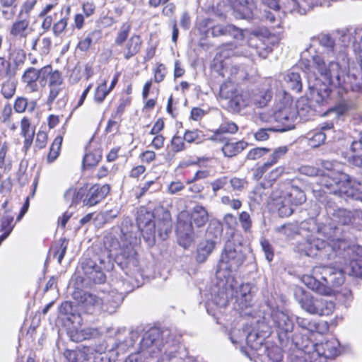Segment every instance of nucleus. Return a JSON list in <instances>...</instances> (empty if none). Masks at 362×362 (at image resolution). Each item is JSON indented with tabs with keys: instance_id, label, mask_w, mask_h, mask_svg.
<instances>
[{
	"instance_id": "obj_1",
	"label": "nucleus",
	"mask_w": 362,
	"mask_h": 362,
	"mask_svg": "<svg viewBox=\"0 0 362 362\" xmlns=\"http://www.w3.org/2000/svg\"><path fill=\"white\" fill-rule=\"evenodd\" d=\"M301 170L306 175L318 177V184L328 189L329 193L347 197L354 195V185L356 181L348 174L339 170L337 165L332 162L323 161L322 168L303 166Z\"/></svg>"
},
{
	"instance_id": "obj_2",
	"label": "nucleus",
	"mask_w": 362,
	"mask_h": 362,
	"mask_svg": "<svg viewBox=\"0 0 362 362\" xmlns=\"http://www.w3.org/2000/svg\"><path fill=\"white\" fill-rule=\"evenodd\" d=\"M312 59L325 86L323 92L321 88L317 90V94L321 97L320 100H317V103H323L335 90L339 94L348 91L349 87L345 81L348 75L346 70L341 69L339 62H331L327 66L322 57L319 55H314Z\"/></svg>"
},
{
	"instance_id": "obj_3",
	"label": "nucleus",
	"mask_w": 362,
	"mask_h": 362,
	"mask_svg": "<svg viewBox=\"0 0 362 362\" xmlns=\"http://www.w3.org/2000/svg\"><path fill=\"white\" fill-rule=\"evenodd\" d=\"M209 218L206 209L201 204L195 205L190 211H182L178 214L175 229L179 245L185 249L189 247L194 241V226L203 228Z\"/></svg>"
},
{
	"instance_id": "obj_4",
	"label": "nucleus",
	"mask_w": 362,
	"mask_h": 362,
	"mask_svg": "<svg viewBox=\"0 0 362 362\" xmlns=\"http://www.w3.org/2000/svg\"><path fill=\"white\" fill-rule=\"evenodd\" d=\"M305 201V194L300 187L289 182H281L272 190L269 204L279 216L288 217L293 212L292 206H300Z\"/></svg>"
},
{
	"instance_id": "obj_5",
	"label": "nucleus",
	"mask_w": 362,
	"mask_h": 362,
	"mask_svg": "<svg viewBox=\"0 0 362 362\" xmlns=\"http://www.w3.org/2000/svg\"><path fill=\"white\" fill-rule=\"evenodd\" d=\"M344 281L343 274L327 266H316L313 276L307 278L306 284L313 291L322 295H330V287H338Z\"/></svg>"
},
{
	"instance_id": "obj_6",
	"label": "nucleus",
	"mask_w": 362,
	"mask_h": 362,
	"mask_svg": "<svg viewBox=\"0 0 362 362\" xmlns=\"http://www.w3.org/2000/svg\"><path fill=\"white\" fill-rule=\"evenodd\" d=\"M131 30V23H123L114 40L113 45L119 47L116 51V54L121 56L122 59L125 61H129L137 56L144 45V41L140 35L134 33L129 37Z\"/></svg>"
},
{
	"instance_id": "obj_7",
	"label": "nucleus",
	"mask_w": 362,
	"mask_h": 362,
	"mask_svg": "<svg viewBox=\"0 0 362 362\" xmlns=\"http://www.w3.org/2000/svg\"><path fill=\"white\" fill-rule=\"evenodd\" d=\"M110 186L108 184H94L89 188L81 187L69 188L64 193L66 200L71 202V205H77L83 201L84 206L92 207L101 202L109 194Z\"/></svg>"
},
{
	"instance_id": "obj_8",
	"label": "nucleus",
	"mask_w": 362,
	"mask_h": 362,
	"mask_svg": "<svg viewBox=\"0 0 362 362\" xmlns=\"http://www.w3.org/2000/svg\"><path fill=\"white\" fill-rule=\"evenodd\" d=\"M228 51L223 49L218 52L214 57L211 69L217 72L223 78L226 76V74L228 72V81L233 83L239 84L248 79V73L245 69L240 66H232L229 67L228 63Z\"/></svg>"
},
{
	"instance_id": "obj_9",
	"label": "nucleus",
	"mask_w": 362,
	"mask_h": 362,
	"mask_svg": "<svg viewBox=\"0 0 362 362\" xmlns=\"http://www.w3.org/2000/svg\"><path fill=\"white\" fill-rule=\"evenodd\" d=\"M296 107L294 106V100L285 94L280 100L277 110L274 113V120L279 123L278 130L286 132L295 127V120L297 117Z\"/></svg>"
},
{
	"instance_id": "obj_10",
	"label": "nucleus",
	"mask_w": 362,
	"mask_h": 362,
	"mask_svg": "<svg viewBox=\"0 0 362 362\" xmlns=\"http://www.w3.org/2000/svg\"><path fill=\"white\" fill-rule=\"evenodd\" d=\"M245 255L234 242L228 240L221 254L218 267L228 272L237 271L245 260Z\"/></svg>"
},
{
	"instance_id": "obj_11",
	"label": "nucleus",
	"mask_w": 362,
	"mask_h": 362,
	"mask_svg": "<svg viewBox=\"0 0 362 362\" xmlns=\"http://www.w3.org/2000/svg\"><path fill=\"white\" fill-rule=\"evenodd\" d=\"M198 30L204 34H207L211 30V36L214 37L229 36L238 38L243 35L242 30L234 25H214V20L210 18L201 20L198 23Z\"/></svg>"
},
{
	"instance_id": "obj_12",
	"label": "nucleus",
	"mask_w": 362,
	"mask_h": 362,
	"mask_svg": "<svg viewBox=\"0 0 362 362\" xmlns=\"http://www.w3.org/2000/svg\"><path fill=\"white\" fill-rule=\"evenodd\" d=\"M287 151L286 146H280L275 148L267 161L252 168V178L256 181L260 180L264 173L276 164L279 159L286 153Z\"/></svg>"
},
{
	"instance_id": "obj_13",
	"label": "nucleus",
	"mask_w": 362,
	"mask_h": 362,
	"mask_svg": "<svg viewBox=\"0 0 362 362\" xmlns=\"http://www.w3.org/2000/svg\"><path fill=\"white\" fill-rule=\"evenodd\" d=\"M29 25V19L18 17L10 28L9 35L11 39L15 42L19 41L25 45L28 35L32 31Z\"/></svg>"
},
{
	"instance_id": "obj_14",
	"label": "nucleus",
	"mask_w": 362,
	"mask_h": 362,
	"mask_svg": "<svg viewBox=\"0 0 362 362\" xmlns=\"http://www.w3.org/2000/svg\"><path fill=\"white\" fill-rule=\"evenodd\" d=\"M272 319L273 326L279 338L286 337L289 332H292L293 323L288 315L284 312L279 310L273 312Z\"/></svg>"
},
{
	"instance_id": "obj_15",
	"label": "nucleus",
	"mask_w": 362,
	"mask_h": 362,
	"mask_svg": "<svg viewBox=\"0 0 362 362\" xmlns=\"http://www.w3.org/2000/svg\"><path fill=\"white\" fill-rule=\"evenodd\" d=\"M20 134L23 138V151L28 153L35 139V127L32 125L31 119L23 116L20 120Z\"/></svg>"
},
{
	"instance_id": "obj_16",
	"label": "nucleus",
	"mask_w": 362,
	"mask_h": 362,
	"mask_svg": "<svg viewBox=\"0 0 362 362\" xmlns=\"http://www.w3.org/2000/svg\"><path fill=\"white\" fill-rule=\"evenodd\" d=\"M147 215V218L142 214V211L138 214L136 217V222L139 227L144 226L148 227L149 232L147 230L145 231L142 230V235L145 240L148 243V245H153L155 243V234H156V228L155 224L153 221L151 220L152 214L146 211Z\"/></svg>"
},
{
	"instance_id": "obj_17",
	"label": "nucleus",
	"mask_w": 362,
	"mask_h": 362,
	"mask_svg": "<svg viewBox=\"0 0 362 362\" xmlns=\"http://www.w3.org/2000/svg\"><path fill=\"white\" fill-rule=\"evenodd\" d=\"M250 102V95L247 91L238 90L228 102L230 111L238 113L246 108Z\"/></svg>"
},
{
	"instance_id": "obj_18",
	"label": "nucleus",
	"mask_w": 362,
	"mask_h": 362,
	"mask_svg": "<svg viewBox=\"0 0 362 362\" xmlns=\"http://www.w3.org/2000/svg\"><path fill=\"white\" fill-rule=\"evenodd\" d=\"M337 222L343 226L358 224L362 219V211H351L344 209H339L334 213Z\"/></svg>"
},
{
	"instance_id": "obj_19",
	"label": "nucleus",
	"mask_w": 362,
	"mask_h": 362,
	"mask_svg": "<svg viewBox=\"0 0 362 362\" xmlns=\"http://www.w3.org/2000/svg\"><path fill=\"white\" fill-rule=\"evenodd\" d=\"M42 68L37 69L34 67H29L23 74L21 81L30 92H36L38 90L37 81L38 79L42 81Z\"/></svg>"
},
{
	"instance_id": "obj_20",
	"label": "nucleus",
	"mask_w": 362,
	"mask_h": 362,
	"mask_svg": "<svg viewBox=\"0 0 362 362\" xmlns=\"http://www.w3.org/2000/svg\"><path fill=\"white\" fill-rule=\"evenodd\" d=\"M74 298L80 305L86 309L103 305V300L93 293L83 291L74 292Z\"/></svg>"
},
{
	"instance_id": "obj_21",
	"label": "nucleus",
	"mask_w": 362,
	"mask_h": 362,
	"mask_svg": "<svg viewBox=\"0 0 362 362\" xmlns=\"http://www.w3.org/2000/svg\"><path fill=\"white\" fill-rule=\"evenodd\" d=\"M223 145L221 147V151L225 157L233 158L242 151H243L247 147V142L243 140L233 141L231 139H227L223 142Z\"/></svg>"
},
{
	"instance_id": "obj_22",
	"label": "nucleus",
	"mask_w": 362,
	"mask_h": 362,
	"mask_svg": "<svg viewBox=\"0 0 362 362\" xmlns=\"http://www.w3.org/2000/svg\"><path fill=\"white\" fill-rule=\"evenodd\" d=\"M120 238L122 242V246L120 247L119 255L122 256L126 264H134L137 262V252L135 250L132 243L127 240L126 235L124 233L120 234Z\"/></svg>"
},
{
	"instance_id": "obj_23",
	"label": "nucleus",
	"mask_w": 362,
	"mask_h": 362,
	"mask_svg": "<svg viewBox=\"0 0 362 362\" xmlns=\"http://www.w3.org/2000/svg\"><path fill=\"white\" fill-rule=\"evenodd\" d=\"M42 81L48 78V86H61L64 83V78L61 71L53 70L51 64L42 67Z\"/></svg>"
},
{
	"instance_id": "obj_24",
	"label": "nucleus",
	"mask_w": 362,
	"mask_h": 362,
	"mask_svg": "<svg viewBox=\"0 0 362 362\" xmlns=\"http://www.w3.org/2000/svg\"><path fill=\"white\" fill-rule=\"evenodd\" d=\"M339 344L335 340H327L317 344L316 351L319 355L324 356L325 358H334L337 356L340 350Z\"/></svg>"
},
{
	"instance_id": "obj_25",
	"label": "nucleus",
	"mask_w": 362,
	"mask_h": 362,
	"mask_svg": "<svg viewBox=\"0 0 362 362\" xmlns=\"http://www.w3.org/2000/svg\"><path fill=\"white\" fill-rule=\"evenodd\" d=\"M239 129L238 126L233 122H223L217 129L214 132L211 139L216 142H223L227 138H226L224 134H234L238 132Z\"/></svg>"
},
{
	"instance_id": "obj_26",
	"label": "nucleus",
	"mask_w": 362,
	"mask_h": 362,
	"mask_svg": "<svg viewBox=\"0 0 362 362\" xmlns=\"http://www.w3.org/2000/svg\"><path fill=\"white\" fill-rule=\"evenodd\" d=\"M90 349L88 346L65 350L64 356L69 362H86L89 360Z\"/></svg>"
},
{
	"instance_id": "obj_27",
	"label": "nucleus",
	"mask_w": 362,
	"mask_h": 362,
	"mask_svg": "<svg viewBox=\"0 0 362 362\" xmlns=\"http://www.w3.org/2000/svg\"><path fill=\"white\" fill-rule=\"evenodd\" d=\"M352 256L349 262L350 273L356 277H362V248L351 249Z\"/></svg>"
},
{
	"instance_id": "obj_28",
	"label": "nucleus",
	"mask_w": 362,
	"mask_h": 362,
	"mask_svg": "<svg viewBox=\"0 0 362 362\" xmlns=\"http://www.w3.org/2000/svg\"><path fill=\"white\" fill-rule=\"evenodd\" d=\"M98 334V330L95 328L85 327L83 329H75L69 332V336L73 341L80 342L95 338Z\"/></svg>"
},
{
	"instance_id": "obj_29",
	"label": "nucleus",
	"mask_w": 362,
	"mask_h": 362,
	"mask_svg": "<svg viewBox=\"0 0 362 362\" xmlns=\"http://www.w3.org/2000/svg\"><path fill=\"white\" fill-rule=\"evenodd\" d=\"M318 298H314L310 294L303 292L299 297L298 303L301 308L310 314L317 315Z\"/></svg>"
},
{
	"instance_id": "obj_30",
	"label": "nucleus",
	"mask_w": 362,
	"mask_h": 362,
	"mask_svg": "<svg viewBox=\"0 0 362 362\" xmlns=\"http://www.w3.org/2000/svg\"><path fill=\"white\" fill-rule=\"evenodd\" d=\"M15 226L11 215L4 216L0 220V245L10 235Z\"/></svg>"
},
{
	"instance_id": "obj_31",
	"label": "nucleus",
	"mask_w": 362,
	"mask_h": 362,
	"mask_svg": "<svg viewBox=\"0 0 362 362\" xmlns=\"http://www.w3.org/2000/svg\"><path fill=\"white\" fill-rule=\"evenodd\" d=\"M294 106L296 107L297 116L298 115L301 119H308L315 112V110L309 104V100L307 98H300L296 103Z\"/></svg>"
},
{
	"instance_id": "obj_32",
	"label": "nucleus",
	"mask_w": 362,
	"mask_h": 362,
	"mask_svg": "<svg viewBox=\"0 0 362 362\" xmlns=\"http://www.w3.org/2000/svg\"><path fill=\"white\" fill-rule=\"evenodd\" d=\"M70 13L71 8L69 6L66 8L65 13H63V11H61V18L52 25V32L55 36L59 37L66 30Z\"/></svg>"
},
{
	"instance_id": "obj_33",
	"label": "nucleus",
	"mask_w": 362,
	"mask_h": 362,
	"mask_svg": "<svg viewBox=\"0 0 362 362\" xmlns=\"http://www.w3.org/2000/svg\"><path fill=\"white\" fill-rule=\"evenodd\" d=\"M62 142L63 136L62 135H58L54 139L47 156V162L48 163H53L59 157Z\"/></svg>"
},
{
	"instance_id": "obj_34",
	"label": "nucleus",
	"mask_w": 362,
	"mask_h": 362,
	"mask_svg": "<svg viewBox=\"0 0 362 362\" xmlns=\"http://www.w3.org/2000/svg\"><path fill=\"white\" fill-rule=\"evenodd\" d=\"M317 305L318 315H330L335 310L334 302L322 297L318 298Z\"/></svg>"
},
{
	"instance_id": "obj_35",
	"label": "nucleus",
	"mask_w": 362,
	"mask_h": 362,
	"mask_svg": "<svg viewBox=\"0 0 362 362\" xmlns=\"http://www.w3.org/2000/svg\"><path fill=\"white\" fill-rule=\"evenodd\" d=\"M286 84L288 88L294 93H300L303 88L300 76L298 73L290 72L287 74Z\"/></svg>"
},
{
	"instance_id": "obj_36",
	"label": "nucleus",
	"mask_w": 362,
	"mask_h": 362,
	"mask_svg": "<svg viewBox=\"0 0 362 362\" xmlns=\"http://www.w3.org/2000/svg\"><path fill=\"white\" fill-rule=\"evenodd\" d=\"M69 240L66 238H61L52 248L53 257L57 259V262L59 264H62L66 255Z\"/></svg>"
},
{
	"instance_id": "obj_37",
	"label": "nucleus",
	"mask_w": 362,
	"mask_h": 362,
	"mask_svg": "<svg viewBox=\"0 0 362 362\" xmlns=\"http://www.w3.org/2000/svg\"><path fill=\"white\" fill-rule=\"evenodd\" d=\"M132 102V98L131 96L121 97L119 99L115 110L111 115L112 118L120 120L127 107L131 105Z\"/></svg>"
},
{
	"instance_id": "obj_38",
	"label": "nucleus",
	"mask_w": 362,
	"mask_h": 362,
	"mask_svg": "<svg viewBox=\"0 0 362 362\" xmlns=\"http://www.w3.org/2000/svg\"><path fill=\"white\" fill-rule=\"evenodd\" d=\"M215 248V242L207 240L201 243L197 249V259L204 262Z\"/></svg>"
},
{
	"instance_id": "obj_39",
	"label": "nucleus",
	"mask_w": 362,
	"mask_h": 362,
	"mask_svg": "<svg viewBox=\"0 0 362 362\" xmlns=\"http://www.w3.org/2000/svg\"><path fill=\"white\" fill-rule=\"evenodd\" d=\"M153 81L156 83L163 82L168 75V68L163 63L157 62L152 69Z\"/></svg>"
},
{
	"instance_id": "obj_40",
	"label": "nucleus",
	"mask_w": 362,
	"mask_h": 362,
	"mask_svg": "<svg viewBox=\"0 0 362 362\" xmlns=\"http://www.w3.org/2000/svg\"><path fill=\"white\" fill-rule=\"evenodd\" d=\"M111 92L107 89V81L99 83L94 91L93 100L97 104H102Z\"/></svg>"
},
{
	"instance_id": "obj_41",
	"label": "nucleus",
	"mask_w": 362,
	"mask_h": 362,
	"mask_svg": "<svg viewBox=\"0 0 362 362\" xmlns=\"http://www.w3.org/2000/svg\"><path fill=\"white\" fill-rule=\"evenodd\" d=\"M268 37L260 39L257 37V42L254 45L257 54L263 59H265L273 50L272 47L268 45Z\"/></svg>"
},
{
	"instance_id": "obj_42",
	"label": "nucleus",
	"mask_w": 362,
	"mask_h": 362,
	"mask_svg": "<svg viewBox=\"0 0 362 362\" xmlns=\"http://www.w3.org/2000/svg\"><path fill=\"white\" fill-rule=\"evenodd\" d=\"M170 151L176 154L187 150V146L183 136L178 135L177 134H174L170 141Z\"/></svg>"
},
{
	"instance_id": "obj_43",
	"label": "nucleus",
	"mask_w": 362,
	"mask_h": 362,
	"mask_svg": "<svg viewBox=\"0 0 362 362\" xmlns=\"http://www.w3.org/2000/svg\"><path fill=\"white\" fill-rule=\"evenodd\" d=\"M237 91L234 83L227 80L221 85L218 95L221 99L229 100Z\"/></svg>"
},
{
	"instance_id": "obj_44",
	"label": "nucleus",
	"mask_w": 362,
	"mask_h": 362,
	"mask_svg": "<svg viewBox=\"0 0 362 362\" xmlns=\"http://www.w3.org/2000/svg\"><path fill=\"white\" fill-rule=\"evenodd\" d=\"M186 144H200L202 141V132L199 129H186L183 134Z\"/></svg>"
},
{
	"instance_id": "obj_45",
	"label": "nucleus",
	"mask_w": 362,
	"mask_h": 362,
	"mask_svg": "<svg viewBox=\"0 0 362 362\" xmlns=\"http://www.w3.org/2000/svg\"><path fill=\"white\" fill-rule=\"evenodd\" d=\"M272 99V95L268 90H259L253 95L255 105L257 107H265Z\"/></svg>"
},
{
	"instance_id": "obj_46",
	"label": "nucleus",
	"mask_w": 362,
	"mask_h": 362,
	"mask_svg": "<svg viewBox=\"0 0 362 362\" xmlns=\"http://www.w3.org/2000/svg\"><path fill=\"white\" fill-rule=\"evenodd\" d=\"M48 142V134L43 130H39L36 133V136L34 142V150L37 151L44 149Z\"/></svg>"
},
{
	"instance_id": "obj_47",
	"label": "nucleus",
	"mask_w": 362,
	"mask_h": 362,
	"mask_svg": "<svg viewBox=\"0 0 362 362\" xmlns=\"http://www.w3.org/2000/svg\"><path fill=\"white\" fill-rule=\"evenodd\" d=\"M238 220L241 228L245 233H250L252 232V221L248 212H240L238 216Z\"/></svg>"
},
{
	"instance_id": "obj_48",
	"label": "nucleus",
	"mask_w": 362,
	"mask_h": 362,
	"mask_svg": "<svg viewBox=\"0 0 362 362\" xmlns=\"http://www.w3.org/2000/svg\"><path fill=\"white\" fill-rule=\"evenodd\" d=\"M16 90V84L10 79L3 83L1 88V93L6 99L11 98L14 95Z\"/></svg>"
},
{
	"instance_id": "obj_49",
	"label": "nucleus",
	"mask_w": 362,
	"mask_h": 362,
	"mask_svg": "<svg viewBox=\"0 0 362 362\" xmlns=\"http://www.w3.org/2000/svg\"><path fill=\"white\" fill-rule=\"evenodd\" d=\"M223 221L226 228L232 231L230 235L233 238L235 232H237L238 221L236 217L233 214L228 213L224 215Z\"/></svg>"
},
{
	"instance_id": "obj_50",
	"label": "nucleus",
	"mask_w": 362,
	"mask_h": 362,
	"mask_svg": "<svg viewBox=\"0 0 362 362\" xmlns=\"http://www.w3.org/2000/svg\"><path fill=\"white\" fill-rule=\"evenodd\" d=\"M326 135L322 131H315L309 138V145L313 148H316L325 143Z\"/></svg>"
},
{
	"instance_id": "obj_51",
	"label": "nucleus",
	"mask_w": 362,
	"mask_h": 362,
	"mask_svg": "<svg viewBox=\"0 0 362 362\" xmlns=\"http://www.w3.org/2000/svg\"><path fill=\"white\" fill-rule=\"evenodd\" d=\"M98 33L97 30H93L82 40H79L77 48L81 52H87L93 44V37Z\"/></svg>"
},
{
	"instance_id": "obj_52",
	"label": "nucleus",
	"mask_w": 362,
	"mask_h": 362,
	"mask_svg": "<svg viewBox=\"0 0 362 362\" xmlns=\"http://www.w3.org/2000/svg\"><path fill=\"white\" fill-rule=\"evenodd\" d=\"M122 244V242L120 238L118 239L111 234L105 236V245L110 252L119 250Z\"/></svg>"
},
{
	"instance_id": "obj_53",
	"label": "nucleus",
	"mask_w": 362,
	"mask_h": 362,
	"mask_svg": "<svg viewBox=\"0 0 362 362\" xmlns=\"http://www.w3.org/2000/svg\"><path fill=\"white\" fill-rule=\"evenodd\" d=\"M13 116V109L11 105L6 103L0 110V121L3 124H9L11 122Z\"/></svg>"
},
{
	"instance_id": "obj_54",
	"label": "nucleus",
	"mask_w": 362,
	"mask_h": 362,
	"mask_svg": "<svg viewBox=\"0 0 362 362\" xmlns=\"http://www.w3.org/2000/svg\"><path fill=\"white\" fill-rule=\"evenodd\" d=\"M270 151V148L266 147H256L250 149L247 154V159L257 160L262 158Z\"/></svg>"
},
{
	"instance_id": "obj_55",
	"label": "nucleus",
	"mask_w": 362,
	"mask_h": 362,
	"mask_svg": "<svg viewBox=\"0 0 362 362\" xmlns=\"http://www.w3.org/2000/svg\"><path fill=\"white\" fill-rule=\"evenodd\" d=\"M28 107V99L24 96H18L13 103V110L18 114L24 113Z\"/></svg>"
},
{
	"instance_id": "obj_56",
	"label": "nucleus",
	"mask_w": 362,
	"mask_h": 362,
	"mask_svg": "<svg viewBox=\"0 0 362 362\" xmlns=\"http://www.w3.org/2000/svg\"><path fill=\"white\" fill-rule=\"evenodd\" d=\"M141 164L149 165L157 160V154L153 150L146 149L139 155Z\"/></svg>"
},
{
	"instance_id": "obj_57",
	"label": "nucleus",
	"mask_w": 362,
	"mask_h": 362,
	"mask_svg": "<svg viewBox=\"0 0 362 362\" xmlns=\"http://www.w3.org/2000/svg\"><path fill=\"white\" fill-rule=\"evenodd\" d=\"M297 323L303 329L310 332H317L318 329V325L309 318L297 317Z\"/></svg>"
},
{
	"instance_id": "obj_58",
	"label": "nucleus",
	"mask_w": 362,
	"mask_h": 362,
	"mask_svg": "<svg viewBox=\"0 0 362 362\" xmlns=\"http://www.w3.org/2000/svg\"><path fill=\"white\" fill-rule=\"evenodd\" d=\"M146 168L143 164H139L133 166L128 173V177L130 179L139 181L141 176L146 173Z\"/></svg>"
},
{
	"instance_id": "obj_59",
	"label": "nucleus",
	"mask_w": 362,
	"mask_h": 362,
	"mask_svg": "<svg viewBox=\"0 0 362 362\" xmlns=\"http://www.w3.org/2000/svg\"><path fill=\"white\" fill-rule=\"evenodd\" d=\"M37 0H27L24 1L21 7V10L18 13V17L23 18V16L25 15V18L29 19L30 12L34 8L35 6L37 4Z\"/></svg>"
},
{
	"instance_id": "obj_60",
	"label": "nucleus",
	"mask_w": 362,
	"mask_h": 362,
	"mask_svg": "<svg viewBox=\"0 0 362 362\" xmlns=\"http://www.w3.org/2000/svg\"><path fill=\"white\" fill-rule=\"evenodd\" d=\"M100 161V157L97 156L93 152L86 153L83 158V165L85 168L93 167L98 165Z\"/></svg>"
},
{
	"instance_id": "obj_61",
	"label": "nucleus",
	"mask_w": 362,
	"mask_h": 362,
	"mask_svg": "<svg viewBox=\"0 0 362 362\" xmlns=\"http://www.w3.org/2000/svg\"><path fill=\"white\" fill-rule=\"evenodd\" d=\"M92 86H93L92 83H90L83 90V91L82 92L81 95L78 98H75L72 101L73 110H77L78 108H79L80 107H81L83 105V103H84V102H85V100H86V98H87V96H88V93H89V92L90 90V89L92 88Z\"/></svg>"
},
{
	"instance_id": "obj_62",
	"label": "nucleus",
	"mask_w": 362,
	"mask_h": 362,
	"mask_svg": "<svg viewBox=\"0 0 362 362\" xmlns=\"http://www.w3.org/2000/svg\"><path fill=\"white\" fill-rule=\"evenodd\" d=\"M86 18L81 13H76L74 15L73 23L71 24V28L73 30H81L85 26Z\"/></svg>"
},
{
	"instance_id": "obj_63",
	"label": "nucleus",
	"mask_w": 362,
	"mask_h": 362,
	"mask_svg": "<svg viewBox=\"0 0 362 362\" xmlns=\"http://www.w3.org/2000/svg\"><path fill=\"white\" fill-rule=\"evenodd\" d=\"M223 231V226L219 221H212L207 228V233L216 238L221 235Z\"/></svg>"
},
{
	"instance_id": "obj_64",
	"label": "nucleus",
	"mask_w": 362,
	"mask_h": 362,
	"mask_svg": "<svg viewBox=\"0 0 362 362\" xmlns=\"http://www.w3.org/2000/svg\"><path fill=\"white\" fill-rule=\"evenodd\" d=\"M267 356L272 362H281L283 359L282 351L278 346H272L268 349Z\"/></svg>"
}]
</instances>
